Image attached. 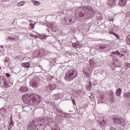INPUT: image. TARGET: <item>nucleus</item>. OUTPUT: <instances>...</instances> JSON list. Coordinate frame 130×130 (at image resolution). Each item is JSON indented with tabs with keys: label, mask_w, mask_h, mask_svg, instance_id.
<instances>
[{
	"label": "nucleus",
	"mask_w": 130,
	"mask_h": 130,
	"mask_svg": "<svg viewBox=\"0 0 130 130\" xmlns=\"http://www.w3.org/2000/svg\"><path fill=\"white\" fill-rule=\"evenodd\" d=\"M22 100L27 105L32 104H39L41 98L39 95L25 94L22 96Z\"/></svg>",
	"instance_id": "f257e3e1"
},
{
	"label": "nucleus",
	"mask_w": 130,
	"mask_h": 130,
	"mask_svg": "<svg viewBox=\"0 0 130 130\" xmlns=\"http://www.w3.org/2000/svg\"><path fill=\"white\" fill-rule=\"evenodd\" d=\"M77 76H78V72L77 71L74 69H69L65 74L64 80L67 82H71L72 80L77 78Z\"/></svg>",
	"instance_id": "f03ea898"
},
{
	"label": "nucleus",
	"mask_w": 130,
	"mask_h": 130,
	"mask_svg": "<svg viewBox=\"0 0 130 130\" xmlns=\"http://www.w3.org/2000/svg\"><path fill=\"white\" fill-rule=\"evenodd\" d=\"M116 0H108L107 2V5L109 7H110V8H113V7L116 5Z\"/></svg>",
	"instance_id": "7ed1b4c3"
},
{
	"label": "nucleus",
	"mask_w": 130,
	"mask_h": 130,
	"mask_svg": "<svg viewBox=\"0 0 130 130\" xmlns=\"http://www.w3.org/2000/svg\"><path fill=\"white\" fill-rule=\"evenodd\" d=\"M39 85V80L38 79H35L31 81V85L33 88H37Z\"/></svg>",
	"instance_id": "20e7f679"
},
{
	"label": "nucleus",
	"mask_w": 130,
	"mask_h": 130,
	"mask_svg": "<svg viewBox=\"0 0 130 130\" xmlns=\"http://www.w3.org/2000/svg\"><path fill=\"white\" fill-rule=\"evenodd\" d=\"M113 121L116 124H119V123H121V118L114 117L113 118Z\"/></svg>",
	"instance_id": "39448f33"
},
{
	"label": "nucleus",
	"mask_w": 130,
	"mask_h": 130,
	"mask_svg": "<svg viewBox=\"0 0 130 130\" xmlns=\"http://www.w3.org/2000/svg\"><path fill=\"white\" fill-rule=\"evenodd\" d=\"M21 67H22L23 68H25L26 69H28L30 68V62H23L21 64Z\"/></svg>",
	"instance_id": "423d86ee"
},
{
	"label": "nucleus",
	"mask_w": 130,
	"mask_h": 130,
	"mask_svg": "<svg viewBox=\"0 0 130 130\" xmlns=\"http://www.w3.org/2000/svg\"><path fill=\"white\" fill-rule=\"evenodd\" d=\"M119 5L121 7H124L126 5V0H119Z\"/></svg>",
	"instance_id": "0eeeda50"
},
{
	"label": "nucleus",
	"mask_w": 130,
	"mask_h": 130,
	"mask_svg": "<svg viewBox=\"0 0 130 130\" xmlns=\"http://www.w3.org/2000/svg\"><path fill=\"white\" fill-rule=\"evenodd\" d=\"M19 91L21 92V93H25V92H27V91H28V87H26V86H23L21 87Z\"/></svg>",
	"instance_id": "6e6552de"
},
{
	"label": "nucleus",
	"mask_w": 130,
	"mask_h": 130,
	"mask_svg": "<svg viewBox=\"0 0 130 130\" xmlns=\"http://www.w3.org/2000/svg\"><path fill=\"white\" fill-rule=\"evenodd\" d=\"M3 85L5 88H9L10 87V85H9V83H8V81H7V80L4 81Z\"/></svg>",
	"instance_id": "1a4fd4ad"
},
{
	"label": "nucleus",
	"mask_w": 130,
	"mask_h": 130,
	"mask_svg": "<svg viewBox=\"0 0 130 130\" xmlns=\"http://www.w3.org/2000/svg\"><path fill=\"white\" fill-rule=\"evenodd\" d=\"M120 94H121V89L119 88L116 91V96H120Z\"/></svg>",
	"instance_id": "9d476101"
},
{
	"label": "nucleus",
	"mask_w": 130,
	"mask_h": 130,
	"mask_svg": "<svg viewBox=\"0 0 130 130\" xmlns=\"http://www.w3.org/2000/svg\"><path fill=\"white\" fill-rule=\"evenodd\" d=\"M88 85L87 88L88 91H90L91 90V88H92V83H91V81H89Z\"/></svg>",
	"instance_id": "9b49d317"
},
{
	"label": "nucleus",
	"mask_w": 130,
	"mask_h": 130,
	"mask_svg": "<svg viewBox=\"0 0 130 130\" xmlns=\"http://www.w3.org/2000/svg\"><path fill=\"white\" fill-rule=\"evenodd\" d=\"M25 5V2L22 1L21 2H19L17 4V7H22V6H24Z\"/></svg>",
	"instance_id": "f8f14e48"
},
{
	"label": "nucleus",
	"mask_w": 130,
	"mask_h": 130,
	"mask_svg": "<svg viewBox=\"0 0 130 130\" xmlns=\"http://www.w3.org/2000/svg\"><path fill=\"white\" fill-rule=\"evenodd\" d=\"M34 6H40L41 5V2L38 1H34Z\"/></svg>",
	"instance_id": "ddd939ff"
},
{
	"label": "nucleus",
	"mask_w": 130,
	"mask_h": 130,
	"mask_svg": "<svg viewBox=\"0 0 130 130\" xmlns=\"http://www.w3.org/2000/svg\"><path fill=\"white\" fill-rule=\"evenodd\" d=\"M112 54H117V55H119L120 54V52H119L118 51H114L111 53Z\"/></svg>",
	"instance_id": "4468645a"
},
{
	"label": "nucleus",
	"mask_w": 130,
	"mask_h": 130,
	"mask_svg": "<svg viewBox=\"0 0 130 130\" xmlns=\"http://www.w3.org/2000/svg\"><path fill=\"white\" fill-rule=\"evenodd\" d=\"M106 46L105 45H102L100 46V49H105Z\"/></svg>",
	"instance_id": "2eb2a0df"
},
{
	"label": "nucleus",
	"mask_w": 130,
	"mask_h": 130,
	"mask_svg": "<svg viewBox=\"0 0 130 130\" xmlns=\"http://www.w3.org/2000/svg\"><path fill=\"white\" fill-rule=\"evenodd\" d=\"M127 43L130 45V35L128 36L127 37Z\"/></svg>",
	"instance_id": "dca6fc26"
},
{
	"label": "nucleus",
	"mask_w": 130,
	"mask_h": 130,
	"mask_svg": "<svg viewBox=\"0 0 130 130\" xmlns=\"http://www.w3.org/2000/svg\"><path fill=\"white\" fill-rule=\"evenodd\" d=\"M125 66H126L127 69H129V68H130V63H126Z\"/></svg>",
	"instance_id": "f3484780"
},
{
	"label": "nucleus",
	"mask_w": 130,
	"mask_h": 130,
	"mask_svg": "<svg viewBox=\"0 0 130 130\" xmlns=\"http://www.w3.org/2000/svg\"><path fill=\"white\" fill-rule=\"evenodd\" d=\"M6 77H7V78H10V77H11V74H10L9 73H7V74H6Z\"/></svg>",
	"instance_id": "a211bd4d"
},
{
	"label": "nucleus",
	"mask_w": 130,
	"mask_h": 130,
	"mask_svg": "<svg viewBox=\"0 0 130 130\" xmlns=\"http://www.w3.org/2000/svg\"><path fill=\"white\" fill-rule=\"evenodd\" d=\"M29 25L31 26V28L33 29L34 28V24L30 23Z\"/></svg>",
	"instance_id": "6ab92c4d"
},
{
	"label": "nucleus",
	"mask_w": 130,
	"mask_h": 130,
	"mask_svg": "<svg viewBox=\"0 0 130 130\" xmlns=\"http://www.w3.org/2000/svg\"><path fill=\"white\" fill-rule=\"evenodd\" d=\"M86 9H87V10H89V11L91 10H92V8H91V7H88V6H87V7H86Z\"/></svg>",
	"instance_id": "aec40b11"
},
{
	"label": "nucleus",
	"mask_w": 130,
	"mask_h": 130,
	"mask_svg": "<svg viewBox=\"0 0 130 130\" xmlns=\"http://www.w3.org/2000/svg\"><path fill=\"white\" fill-rule=\"evenodd\" d=\"M14 124V123L13 122V121H10V125H11V126H13Z\"/></svg>",
	"instance_id": "412c9836"
},
{
	"label": "nucleus",
	"mask_w": 130,
	"mask_h": 130,
	"mask_svg": "<svg viewBox=\"0 0 130 130\" xmlns=\"http://www.w3.org/2000/svg\"><path fill=\"white\" fill-rule=\"evenodd\" d=\"M109 21H114V19L113 18L110 17L109 18Z\"/></svg>",
	"instance_id": "4be33fe9"
},
{
	"label": "nucleus",
	"mask_w": 130,
	"mask_h": 130,
	"mask_svg": "<svg viewBox=\"0 0 130 130\" xmlns=\"http://www.w3.org/2000/svg\"><path fill=\"white\" fill-rule=\"evenodd\" d=\"M84 76H85V77H89V74H88V73L85 72Z\"/></svg>",
	"instance_id": "5701e85b"
},
{
	"label": "nucleus",
	"mask_w": 130,
	"mask_h": 130,
	"mask_svg": "<svg viewBox=\"0 0 130 130\" xmlns=\"http://www.w3.org/2000/svg\"><path fill=\"white\" fill-rule=\"evenodd\" d=\"M113 34L114 36H115V37H116V38H118V36L117 34Z\"/></svg>",
	"instance_id": "b1692460"
},
{
	"label": "nucleus",
	"mask_w": 130,
	"mask_h": 130,
	"mask_svg": "<svg viewBox=\"0 0 130 130\" xmlns=\"http://www.w3.org/2000/svg\"><path fill=\"white\" fill-rule=\"evenodd\" d=\"M103 18L102 16L101 15L100 16V18H99L98 20H99V21H101V20H102Z\"/></svg>",
	"instance_id": "393cba45"
},
{
	"label": "nucleus",
	"mask_w": 130,
	"mask_h": 130,
	"mask_svg": "<svg viewBox=\"0 0 130 130\" xmlns=\"http://www.w3.org/2000/svg\"><path fill=\"white\" fill-rule=\"evenodd\" d=\"M73 103L74 105H76V102L75 101V100L72 99Z\"/></svg>",
	"instance_id": "a878e982"
},
{
	"label": "nucleus",
	"mask_w": 130,
	"mask_h": 130,
	"mask_svg": "<svg viewBox=\"0 0 130 130\" xmlns=\"http://www.w3.org/2000/svg\"><path fill=\"white\" fill-rule=\"evenodd\" d=\"M110 34H112V35H113V34H115V33L113 32V31H110Z\"/></svg>",
	"instance_id": "bb28decb"
},
{
	"label": "nucleus",
	"mask_w": 130,
	"mask_h": 130,
	"mask_svg": "<svg viewBox=\"0 0 130 130\" xmlns=\"http://www.w3.org/2000/svg\"><path fill=\"white\" fill-rule=\"evenodd\" d=\"M10 121H13V117H11L10 118Z\"/></svg>",
	"instance_id": "cd10ccee"
},
{
	"label": "nucleus",
	"mask_w": 130,
	"mask_h": 130,
	"mask_svg": "<svg viewBox=\"0 0 130 130\" xmlns=\"http://www.w3.org/2000/svg\"><path fill=\"white\" fill-rule=\"evenodd\" d=\"M123 55H124V54H121L120 56H121H121H123Z\"/></svg>",
	"instance_id": "c85d7f7f"
},
{
	"label": "nucleus",
	"mask_w": 130,
	"mask_h": 130,
	"mask_svg": "<svg viewBox=\"0 0 130 130\" xmlns=\"http://www.w3.org/2000/svg\"><path fill=\"white\" fill-rule=\"evenodd\" d=\"M69 22H72V20H71V19H70V20H69Z\"/></svg>",
	"instance_id": "c756f323"
},
{
	"label": "nucleus",
	"mask_w": 130,
	"mask_h": 130,
	"mask_svg": "<svg viewBox=\"0 0 130 130\" xmlns=\"http://www.w3.org/2000/svg\"><path fill=\"white\" fill-rule=\"evenodd\" d=\"M1 48H3L4 47H3V46H1Z\"/></svg>",
	"instance_id": "7c9ffc66"
},
{
	"label": "nucleus",
	"mask_w": 130,
	"mask_h": 130,
	"mask_svg": "<svg viewBox=\"0 0 130 130\" xmlns=\"http://www.w3.org/2000/svg\"><path fill=\"white\" fill-rule=\"evenodd\" d=\"M51 77H52V79H53V78H54L53 76H51Z\"/></svg>",
	"instance_id": "2f4dec72"
},
{
	"label": "nucleus",
	"mask_w": 130,
	"mask_h": 130,
	"mask_svg": "<svg viewBox=\"0 0 130 130\" xmlns=\"http://www.w3.org/2000/svg\"><path fill=\"white\" fill-rule=\"evenodd\" d=\"M2 68L0 67V70H1Z\"/></svg>",
	"instance_id": "473e14b6"
},
{
	"label": "nucleus",
	"mask_w": 130,
	"mask_h": 130,
	"mask_svg": "<svg viewBox=\"0 0 130 130\" xmlns=\"http://www.w3.org/2000/svg\"><path fill=\"white\" fill-rule=\"evenodd\" d=\"M123 124H124V125L125 124V123H124V122L123 123Z\"/></svg>",
	"instance_id": "72a5a7b5"
},
{
	"label": "nucleus",
	"mask_w": 130,
	"mask_h": 130,
	"mask_svg": "<svg viewBox=\"0 0 130 130\" xmlns=\"http://www.w3.org/2000/svg\"><path fill=\"white\" fill-rule=\"evenodd\" d=\"M53 30V27L52 28Z\"/></svg>",
	"instance_id": "f704fd0d"
}]
</instances>
